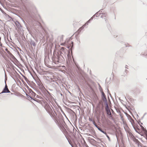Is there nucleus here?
<instances>
[{"label": "nucleus", "mask_w": 147, "mask_h": 147, "mask_svg": "<svg viewBox=\"0 0 147 147\" xmlns=\"http://www.w3.org/2000/svg\"><path fill=\"white\" fill-rule=\"evenodd\" d=\"M135 142H136V144L138 147H142V144L141 143L139 142L138 140L137 139H136Z\"/></svg>", "instance_id": "nucleus-4"}, {"label": "nucleus", "mask_w": 147, "mask_h": 147, "mask_svg": "<svg viewBox=\"0 0 147 147\" xmlns=\"http://www.w3.org/2000/svg\"><path fill=\"white\" fill-rule=\"evenodd\" d=\"M107 114L109 115H111V112L109 110H107Z\"/></svg>", "instance_id": "nucleus-7"}, {"label": "nucleus", "mask_w": 147, "mask_h": 147, "mask_svg": "<svg viewBox=\"0 0 147 147\" xmlns=\"http://www.w3.org/2000/svg\"><path fill=\"white\" fill-rule=\"evenodd\" d=\"M10 92L9 91V89H8L7 86V85L6 84L5 87L4 88L3 90L1 92V93H7Z\"/></svg>", "instance_id": "nucleus-3"}, {"label": "nucleus", "mask_w": 147, "mask_h": 147, "mask_svg": "<svg viewBox=\"0 0 147 147\" xmlns=\"http://www.w3.org/2000/svg\"><path fill=\"white\" fill-rule=\"evenodd\" d=\"M93 123L98 129V127H99L96 124V123L95 121H94L93 122Z\"/></svg>", "instance_id": "nucleus-8"}, {"label": "nucleus", "mask_w": 147, "mask_h": 147, "mask_svg": "<svg viewBox=\"0 0 147 147\" xmlns=\"http://www.w3.org/2000/svg\"><path fill=\"white\" fill-rule=\"evenodd\" d=\"M52 60L55 63L57 64L59 63H63L64 61V59L61 55V52H59L56 55H54Z\"/></svg>", "instance_id": "nucleus-1"}, {"label": "nucleus", "mask_w": 147, "mask_h": 147, "mask_svg": "<svg viewBox=\"0 0 147 147\" xmlns=\"http://www.w3.org/2000/svg\"><path fill=\"white\" fill-rule=\"evenodd\" d=\"M105 21H106V20H107V19H105Z\"/></svg>", "instance_id": "nucleus-12"}, {"label": "nucleus", "mask_w": 147, "mask_h": 147, "mask_svg": "<svg viewBox=\"0 0 147 147\" xmlns=\"http://www.w3.org/2000/svg\"><path fill=\"white\" fill-rule=\"evenodd\" d=\"M98 129L99 131H101V132H102L104 134H106V135L107 134L106 132H105L104 131H103L102 130V129L98 127Z\"/></svg>", "instance_id": "nucleus-6"}, {"label": "nucleus", "mask_w": 147, "mask_h": 147, "mask_svg": "<svg viewBox=\"0 0 147 147\" xmlns=\"http://www.w3.org/2000/svg\"><path fill=\"white\" fill-rule=\"evenodd\" d=\"M45 109L50 114H52V110L49 105L48 104H46L45 107Z\"/></svg>", "instance_id": "nucleus-2"}, {"label": "nucleus", "mask_w": 147, "mask_h": 147, "mask_svg": "<svg viewBox=\"0 0 147 147\" xmlns=\"http://www.w3.org/2000/svg\"><path fill=\"white\" fill-rule=\"evenodd\" d=\"M30 92L31 93V94L32 95V96H35V93L34 92L31 90H29Z\"/></svg>", "instance_id": "nucleus-5"}, {"label": "nucleus", "mask_w": 147, "mask_h": 147, "mask_svg": "<svg viewBox=\"0 0 147 147\" xmlns=\"http://www.w3.org/2000/svg\"><path fill=\"white\" fill-rule=\"evenodd\" d=\"M11 94H13V93H11Z\"/></svg>", "instance_id": "nucleus-11"}, {"label": "nucleus", "mask_w": 147, "mask_h": 147, "mask_svg": "<svg viewBox=\"0 0 147 147\" xmlns=\"http://www.w3.org/2000/svg\"><path fill=\"white\" fill-rule=\"evenodd\" d=\"M84 28V27L83 26H82L81 27V28H80L78 30V31L80 32L81 31V30H82V29H83Z\"/></svg>", "instance_id": "nucleus-9"}, {"label": "nucleus", "mask_w": 147, "mask_h": 147, "mask_svg": "<svg viewBox=\"0 0 147 147\" xmlns=\"http://www.w3.org/2000/svg\"><path fill=\"white\" fill-rule=\"evenodd\" d=\"M27 97L29 98V97H28V96H27ZM30 98H31V97L30 96Z\"/></svg>", "instance_id": "nucleus-10"}]
</instances>
